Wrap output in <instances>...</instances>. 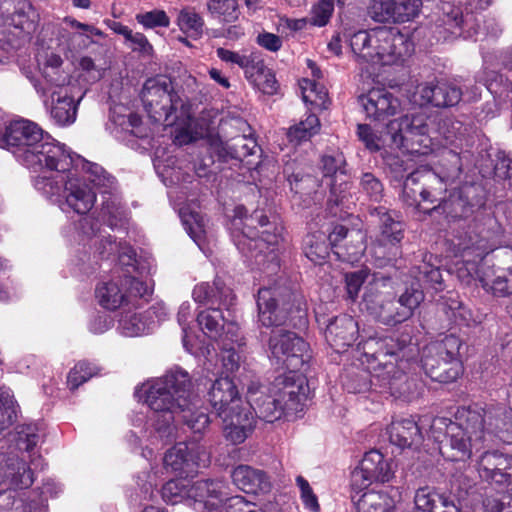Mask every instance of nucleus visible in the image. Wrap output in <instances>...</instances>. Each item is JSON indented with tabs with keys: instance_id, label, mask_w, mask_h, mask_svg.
<instances>
[{
	"instance_id": "nucleus-56",
	"label": "nucleus",
	"mask_w": 512,
	"mask_h": 512,
	"mask_svg": "<svg viewBox=\"0 0 512 512\" xmlns=\"http://www.w3.org/2000/svg\"><path fill=\"white\" fill-rule=\"evenodd\" d=\"M216 53L222 61L236 64L240 68L244 69L246 76L250 73L251 70H254L255 62L253 59H251L250 56L241 55L237 52H233L225 48H218Z\"/></svg>"
},
{
	"instance_id": "nucleus-35",
	"label": "nucleus",
	"mask_w": 512,
	"mask_h": 512,
	"mask_svg": "<svg viewBox=\"0 0 512 512\" xmlns=\"http://www.w3.org/2000/svg\"><path fill=\"white\" fill-rule=\"evenodd\" d=\"M375 36L376 29L371 31H358L350 38V46L359 60L375 62Z\"/></svg>"
},
{
	"instance_id": "nucleus-59",
	"label": "nucleus",
	"mask_w": 512,
	"mask_h": 512,
	"mask_svg": "<svg viewBox=\"0 0 512 512\" xmlns=\"http://www.w3.org/2000/svg\"><path fill=\"white\" fill-rule=\"evenodd\" d=\"M333 0H320L311 11L310 22L315 26H324L328 23L333 12Z\"/></svg>"
},
{
	"instance_id": "nucleus-49",
	"label": "nucleus",
	"mask_w": 512,
	"mask_h": 512,
	"mask_svg": "<svg viewBox=\"0 0 512 512\" xmlns=\"http://www.w3.org/2000/svg\"><path fill=\"white\" fill-rule=\"evenodd\" d=\"M39 15L34 7L30 3H23V6L19 8L12 17L14 25L26 33H32L35 31Z\"/></svg>"
},
{
	"instance_id": "nucleus-50",
	"label": "nucleus",
	"mask_w": 512,
	"mask_h": 512,
	"mask_svg": "<svg viewBox=\"0 0 512 512\" xmlns=\"http://www.w3.org/2000/svg\"><path fill=\"white\" fill-rule=\"evenodd\" d=\"M182 223L190 237L200 246V241L205 234V225L202 216L197 212H188L187 209L180 210Z\"/></svg>"
},
{
	"instance_id": "nucleus-39",
	"label": "nucleus",
	"mask_w": 512,
	"mask_h": 512,
	"mask_svg": "<svg viewBox=\"0 0 512 512\" xmlns=\"http://www.w3.org/2000/svg\"><path fill=\"white\" fill-rule=\"evenodd\" d=\"M176 24L183 33L193 38H199L203 34L204 20L193 7L179 10Z\"/></svg>"
},
{
	"instance_id": "nucleus-7",
	"label": "nucleus",
	"mask_w": 512,
	"mask_h": 512,
	"mask_svg": "<svg viewBox=\"0 0 512 512\" xmlns=\"http://www.w3.org/2000/svg\"><path fill=\"white\" fill-rule=\"evenodd\" d=\"M141 100L145 111L154 122L171 126L189 118V106L167 79L146 80L141 91Z\"/></svg>"
},
{
	"instance_id": "nucleus-28",
	"label": "nucleus",
	"mask_w": 512,
	"mask_h": 512,
	"mask_svg": "<svg viewBox=\"0 0 512 512\" xmlns=\"http://www.w3.org/2000/svg\"><path fill=\"white\" fill-rule=\"evenodd\" d=\"M390 442L401 449L417 448L422 442V433L413 418L393 421L388 427Z\"/></svg>"
},
{
	"instance_id": "nucleus-45",
	"label": "nucleus",
	"mask_w": 512,
	"mask_h": 512,
	"mask_svg": "<svg viewBox=\"0 0 512 512\" xmlns=\"http://www.w3.org/2000/svg\"><path fill=\"white\" fill-rule=\"evenodd\" d=\"M207 10L226 22L236 21L240 15L238 0H208Z\"/></svg>"
},
{
	"instance_id": "nucleus-34",
	"label": "nucleus",
	"mask_w": 512,
	"mask_h": 512,
	"mask_svg": "<svg viewBox=\"0 0 512 512\" xmlns=\"http://www.w3.org/2000/svg\"><path fill=\"white\" fill-rule=\"evenodd\" d=\"M225 153L232 159L246 162L251 165L253 162L249 160V157L255 156L260 148L257 145L255 139L244 135L234 137L229 142H226L223 146Z\"/></svg>"
},
{
	"instance_id": "nucleus-30",
	"label": "nucleus",
	"mask_w": 512,
	"mask_h": 512,
	"mask_svg": "<svg viewBox=\"0 0 512 512\" xmlns=\"http://www.w3.org/2000/svg\"><path fill=\"white\" fill-rule=\"evenodd\" d=\"M233 483L246 493H265L270 490V481L266 474L247 465L237 466L231 474Z\"/></svg>"
},
{
	"instance_id": "nucleus-22",
	"label": "nucleus",
	"mask_w": 512,
	"mask_h": 512,
	"mask_svg": "<svg viewBox=\"0 0 512 512\" xmlns=\"http://www.w3.org/2000/svg\"><path fill=\"white\" fill-rule=\"evenodd\" d=\"M221 417L224 422V437L232 444L244 442L255 427V418L249 407H242Z\"/></svg>"
},
{
	"instance_id": "nucleus-47",
	"label": "nucleus",
	"mask_w": 512,
	"mask_h": 512,
	"mask_svg": "<svg viewBox=\"0 0 512 512\" xmlns=\"http://www.w3.org/2000/svg\"><path fill=\"white\" fill-rule=\"evenodd\" d=\"M462 91L459 87L450 83H439L435 88L434 106L451 107L460 102Z\"/></svg>"
},
{
	"instance_id": "nucleus-24",
	"label": "nucleus",
	"mask_w": 512,
	"mask_h": 512,
	"mask_svg": "<svg viewBox=\"0 0 512 512\" xmlns=\"http://www.w3.org/2000/svg\"><path fill=\"white\" fill-rule=\"evenodd\" d=\"M197 321L202 331L214 340H221L225 337L234 341V338L237 337V323L233 320H225L219 309L200 312Z\"/></svg>"
},
{
	"instance_id": "nucleus-1",
	"label": "nucleus",
	"mask_w": 512,
	"mask_h": 512,
	"mask_svg": "<svg viewBox=\"0 0 512 512\" xmlns=\"http://www.w3.org/2000/svg\"><path fill=\"white\" fill-rule=\"evenodd\" d=\"M191 381L187 372L174 370L155 380L146 391V403L154 413V427L163 435L171 434L176 415L200 438L208 427L210 419L204 409L198 407L190 393Z\"/></svg>"
},
{
	"instance_id": "nucleus-42",
	"label": "nucleus",
	"mask_w": 512,
	"mask_h": 512,
	"mask_svg": "<svg viewBox=\"0 0 512 512\" xmlns=\"http://www.w3.org/2000/svg\"><path fill=\"white\" fill-rule=\"evenodd\" d=\"M71 154L75 159L73 172H75L77 167L81 164L82 169L87 174L88 180L95 186L107 187L113 183V178L103 169V167L96 163L84 161L80 156L72 152Z\"/></svg>"
},
{
	"instance_id": "nucleus-48",
	"label": "nucleus",
	"mask_w": 512,
	"mask_h": 512,
	"mask_svg": "<svg viewBox=\"0 0 512 512\" xmlns=\"http://www.w3.org/2000/svg\"><path fill=\"white\" fill-rule=\"evenodd\" d=\"M423 300L424 293L422 290L414 286L406 288V290L397 299V303L401 310L399 313L401 318L407 317V319H409L413 315L414 310L421 304Z\"/></svg>"
},
{
	"instance_id": "nucleus-46",
	"label": "nucleus",
	"mask_w": 512,
	"mask_h": 512,
	"mask_svg": "<svg viewBox=\"0 0 512 512\" xmlns=\"http://www.w3.org/2000/svg\"><path fill=\"white\" fill-rule=\"evenodd\" d=\"M227 493L223 488L222 502L218 508H214L213 512H266V510L258 508L255 503L247 501L242 496H233L226 498Z\"/></svg>"
},
{
	"instance_id": "nucleus-31",
	"label": "nucleus",
	"mask_w": 512,
	"mask_h": 512,
	"mask_svg": "<svg viewBox=\"0 0 512 512\" xmlns=\"http://www.w3.org/2000/svg\"><path fill=\"white\" fill-rule=\"evenodd\" d=\"M193 298L203 304H219L226 307L233 305L235 296L232 290L221 279H215L212 284L201 283L195 286Z\"/></svg>"
},
{
	"instance_id": "nucleus-13",
	"label": "nucleus",
	"mask_w": 512,
	"mask_h": 512,
	"mask_svg": "<svg viewBox=\"0 0 512 512\" xmlns=\"http://www.w3.org/2000/svg\"><path fill=\"white\" fill-rule=\"evenodd\" d=\"M296 370H290L288 374L279 376L273 383L276 395L281 398V403L287 415L297 414L303 410L307 399V382Z\"/></svg>"
},
{
	"instance_id": "nucleus-15",
	"label": "nucleus",
	"mask_w": 512,
	"mask_h": 512,
	"mask_svg": "<svg viewBox=\"0 0 512 512\" xmlns=\"http://www.w3.org/2000/svg\"><path fill=\"white\" fill-rule=\"evenodd\" d=\"M268 389L261 385L258 381L251 380L247 384V403L245 407H249L255 414L266 422L272 423L281 418L286 411L281 403V398L276 395V391L272 388V395L266 393Z\"/></svg>"
},
{
	"instance_id": "nucleus-51",
	"label": "nucleus",
	"mask_w": 512,
	"mask_h": 512,
	"mask_svg": "<svg viewBox=\"0 0 512 512\" xmlns=\"http://www.w3.org/2000/svg\"><path fill=\"white\" fill-rule=\"evenodd\" d=\"M444 497L429 487H421L415 493L414 502L417 510L435 512Z\"/></svg>"
},
{
	"instance_id": "nucleus-43",
	"label": "nucleus",
	"mask_w": 512,
	"mask_h": 512,
	"mask_svg": "<svg viewBox=\"0 0 512 512\" xmlns=\"http://www.w3.org/2000/svg\"><path fill=\"white\" fill-rule=\"evenodd\" d=\"M303 250L310 261L321 263L329 254L324 234H308L304 238Z\"/></svg>"
},
{
	"instance_id": "nucleus-40",
	"label": "nucleus",
	"mask_w": 512,
	"mask_h": 512,
	"mask_svg": "<svg viewBox=\"0 0 512 512\" xmlns=\"http://www.w3.org/2000/svg\"><path fill=\"white\" fill-rule=\"evenodd\" d=\"M320 122L316 115L310 114L305 120L291 126L287 131V138L290 143L299 145L303 141L309 140L318 133Z\"/></svg>"
},
{
	"instance_id": "nucleus-63",
	"label": "nucleus",
	"mask_w": 512,
	"mask_h": 512,
	"mask_svg": "<svg viewBox=\"0 0 512 512\" xmlns=\"http://www.w3.org/2000/svg\"><path fill=\"white\" fill-rule=\"evenodd\" d=\"M222 363L227 372H234L239 369L241 356L233 345L222 343Z\"/></svg>"
},
{
	"instance_id": "nucleus-12",
	"label": "nucleus",
	"mask_w": 512,
	"mask_h": 512,
	"mask_svg": "<svg viewBox=\"0 0 512 512\" xmlns=\"http://www.w3.org/2000/svg\"><path fill=\"white\" fill-rule=\"evenodd\" d=\"M248 220L250 225L257 223L261 229L258 239H251L254 248L258 250L254 255L256 263L271 273L276 272L279 269V261L275 247L282 240L283 228L270 222L269 218L259 211H255Z\"/></svg>"
},
{
	"instance_id": "nucleus-38",
	"label": "nucleus",
	"mask_w": 512,
	"mask_h": 512,
	"mask_svg": "<svg viewBox=\"0 0 512 512\" xmlns=\"http://www.w3.org/2000/svg\"><path fill=\"white\" fill-rule=\"evenodd\" d=\"M394 502L384 492L368 491L356 503L358 512H391Z\"/></svg>"
},
{
	"instance_id": "nucleus-5",
	"label": "nucleus",
	"mask_w": 512,
	"mask_h": 512,
	"mask_svg": "<svg viewBox=\"0 0 512 512\" xmlns=\"http://www.w3.org/2000/svg\"><path fill=\"white\" fill-rule=\"evenodd\" d=\"M375 344L377 349L370 354L373 362L374 373L369 377L368 373L357 374L358 383H351L348 389L354 393H362L374 387L388 388L392 394L399 392L397 382L405 379L402 369L403 340L387 338L368 343L369 349Z\"/></svg>"
},
{
	"instance_id": "nucleus-18",
	"label": "nucleus",
	"mask_w": 512,
	"mask_h": 512,
	"mask_svg": "<svg viewBox=\"0 0 512 512\" xmlns=\"http://www.w3.org/2000/svg\"><path fill=\"white\" fill-rule=\"evenodd\" d=\"M375 62L383 65L395 64L408 54L404 36L386 27L376 28Z\"/></svg>"
},
{
	"instance_id": "nucleus-29",
	"label": "nucleus",
	"mask_w": 512,
	"mask_h": 512,
	"mask_svg": "<svg viewBox=\"0 0 512 512\" xmlns=\"http://www.w3.org/2000/svg\"><path fill=\"white\" fill-rule=\"evenodd\" d=\"M6 481L16 487L28 488L34 482L33 472L18 457L0 455V484Z\"/></svg>"
},
{
	"instance_id": "nucleus-14",
	"label": "nucleus",
	"mask_w": 512,
	"mask_h": 512,
	"mask_svg": "<svg viewBox=\"0 0 512 512\" xmlns=\"http://www.w3.org/2000/svg\"><path fill=\"white\" fill-rule=\"evenodd\" d=\"M422 0H370L369 16L376 22H407L418 16Z\"/></svg>"
},
{
	"instance_id": "nucleus-21",
	"label": "nucleus",
	"mask_w": 512,
	"mask_h": 512,
	"mask_svg": "<svg viewBox=\"0 0 512 512\" xmlns=\"http://www.w3.org/2000/svg\"><path fill=\"white\" fill-rule=\"evenodd\" d=\"M208 395L209 401L218 416L245 407V403L239 397L236 385L229 377L216 379Z\"/></svg>"
},
{
	"instance_id": "nucleus-11",
	"label": "nucleus",
	"mask_w": 512,
	"mask_h": 512,
	"mask_svg": "<svg viewBox=\"0 0 512 512\" xmlns=\"http://www.w3.org/2000/svg\"><path fill=\"white\" fill-rule=\"evenodd\" d=\"M363 304L367 311L385 325H395L407 320L399 315L400 306L392 292L390 279L375 278L365 287Z\"/></svg>"
},
{
	"instance_id": "nucleus-20",
	"label": "nucleus",
	"mask_w": 512,
	"mask_h": 512,
	"mask_svg": "<svg viewBox=\"0 0 512 512\" xmlns=\"http://www.w3.org/2000/svg\"><path fill=\"white\" fill-rule=\"evenodd\" d=\"M328 240L333 248L334 253L344 260H355L363 252L364 234L360 230H348L343 225L334 226L329 233Z\"/></svg>"
},
{
	"instance_id": "nucleus-8",
	"label": "nucleus",
	"mask_w": 512,
	"mask_h": 512,
	"mask_svg": "<svg viewBox=\"0 0 512 512\" xmlns=\"http://www.w3.org/2000/svg\"><path fill=\"white\" fill-rule=\"evenodd\" d=\"M224 484L220 481L199 480L192 482L186 478L168 481L161 490L163 500L168 504L192 501L194 509L213 512L222 502Z\"/></svg>"
},
{
	"instance_id": "nucleus-16",
	"label": "nucleus",
	"mask_w": 512,
	"mask_h": 512,
	"mask_svg": "<svg viewBox=\"0 0 512 512\" xmlns=\"http://www.w3.org/2000/svg\"><path fill=\"white\" fill-rule=\"evenodd\" d=\"M359 101L367 118L377 122H384L401 110L400 100L385 88L371 89Z\"/></svg>"
},
{
	"instance_id": "nucleus-62",
	"label": "nucleus",
	"mask_w": 512,
	"mask_h": 512,
	"mask_svg": "<svg viewBox=\"0 0 512 512\" xmlns=\"http://www.w3.org/2000/svg\"><path fill=\"white\" fill-rule=\"evenodd\" d=\"M121 286L127 287L125 290L126 298H146L152 293L149 285L134 277H125L124 280H121Z\"/></svg>"
},
{
	"instance_id": "nucleus-41",
	"label": "nucleus",
	"mask_w": 512,
	"mask_h": 512,
	"mask_svg": "<svg viewBox=\"0 0 512 512\" xmlns=\"http://www.w3.org/2000/svg\"><path fill=\"white\" fill-rule=\"evenodd\" d=\"M246 77L265 94L273 95L277 92L278 84L275 75L262 62L255 63L254 70H251Z\"/></svg>"
},
{
	"instance_id": "nucleus-52",
	"label": "nucleus",
	"mask_w": 512,
	"mask_h": 512,
	"mask_svg": "<svg viewBox=\"0 0 512 512\" xmlns=\"http://www.w3.org/2000/svg\"><path fill=\"white\" fill-rule=\"evenodd\" d=\"M361 191L372 201L379 202L383 197L384 187L372 173H363L360 178Z\"/></svg>"
},
{
	"instance_id": "nucleus-60",
	"label": "nucleus",
	"mask_w": 512,
	"mask_h": 512,
	"mask_svg": "<svg viewBox=\"0 0 512 512\" xmlns=\"http://www.w3.org/2000/svg\"><path fill=\"white\" fill-rule=\"evenodd\" d=\"M435 88L436 85L431 83L418 84L409 96L410 101L418 106L434 105Z\"/></svg>"
},
{
	"instance_id": "nucleus-27",
	"label": "nucleus",
	"mask_w": 512,
	"mask_h": 512,
	"mask_svg": "<svg viewBox=\"0 0 512 512\" xmlns=\"http://www.w3.org/2000/svg\"><path fill=\"white\" fill-rule=\"evenodd\" d=\"M193 449L186 443H178L165 454L163 459L165 467L182 474L191 472L193 466H199L200 462L205 465L206 460L201 457L206 456L205 450L198 447L197 455H194Z\"/></svg>"
},
{
	"instance_id": "nucleus-64",
	"label": "nucleus",
	"mask_w": 512,
	"mask_h": 512,
	"mask_svg": "<svg viewBox=\"0 0 512 512\" xmlns=\"http://www.w3.org/2000/svg\"><path fill=\"white\" fill-rule=\"evenodd\" d=\"M357 135L370 151L376 152L380 150V137L373 132L368 124H358Z\"/></svg>"
},
{
	"instance_id": "nucleus-3",
	"label": "nucleus",
	"mask_w": 512,
	"mask_h": 512,
	"mask_svg": "<svg viewBox=\"0 0 512 512\" xmlns=\"http://www.w3.org/2000/svg\"><path fill=\"white\" fill-rule=\"evenodd\" d=\"M1 148L10 151L27 168L37 172L42 169H68L71 151L65 145L43 135L34 122L20 119L5 127Z\"/></svg>"
},
{
	"instance_id": "nucleus-19",
	"label": "nucleus",
	"mask_w": 512,
	"mask_h": 512,
	"mask_svg": "<svg viewBox=\"0 0 512 512\" xmlns=\"http://www.w3.org/2000/svg\"><path fill=\"white\" fill-rule=\"evenodd\" d=\"M321 163L323 176L329 178L328 185L330 186L331 194L329 203L334 202L335 205L343 204L349 189L348 176L343 168L345 164L343 156L325 155L322 157Z\"/></svg>"
},
{
	"instance_id": "nucleus-53",
	"label": "nucleus",
	"mask_w": 512,
	"mask_h": 512,
	"mask_svg": "<svg viewBox=\"0 0 512 512\" xmlns=\"http://www.w3.org/2000/svg\"><path fill=\"white\" fill-rule=\"evenodd\" d=\"M96 374L97 370L95 366H92L86 362H79L69 372L67 382L70 389L74 390Z\"/></svg>"
},
{
	"instance_id": "nucleus-58",
	"label": "nucleus",
	"mask_w": 512,
	"mask_h": 512,
	"mask_svg": "<svg viewBox=\"0 0 512 512\" xmlns=\"http://www.w3.org/2000/svg\"><path fill=\"white\" fill-rule=\"evenodd\" d=\"M15 418V401L8 393H0V432L10 426Z\"/></svg>"
},
{
	"instance_id": "nucleus-36",
	"label": "nucleus",
	"mask_w": 512,
	"mask_h": 512,
	"mask_svg": "<svg viewBox=\"0 0 512 512\" xmlns=\"http://www.w3.org/2000/svg\"><path fill=\"white\" fill-rule=\"evenodd\" d=\"M121 286V281H110L101 284L96 289V296L101 306L109 310L119 308L126 300V293Z\"/></svg>"
},
{
	"instance_id": "nucleus-32",
	"label": "nucleus",
	"mask_w": 512,
	"mask_h": 512,
	"mask_svg": "<svg viewBox=\"0 0 512 512\" xmlns=\"http://www.w3.org/2000/svg\"><path fill=\"white\" fill-rule=\"evenodd\" d=\"M360 465L368 477L376 482H389L394 476L392 462L386 460L378 450L365 453Z\"/></svg>"
},
{
	"instance_id": "nucleus-26",
	"label": "nucleus",
	"mask_w": 512,
	"mask_h": 512,
	"mask_svg": "<svg viewBox=\"0 0 512 512\" xmlns=\"http://www.w3.org/2000/svg\"><path fill=\"white\" fill-rule=\"evenodd\" d=\"M483 420L482 430L497 436L505 443H512V409L504 406L479 410Z\"/></svg>"
},
{
	"instance_id": "nucleus-25",
	"label": "nucleus",
	"mask_w": 512,
	"mask_h": 512,
	"mask_svg": "<svg viewBox=\"0 0 512 512\" xmlns=\"http://www.w3.org/2000/svg\"><path fill=\"white\" fill-rule=\"evenodd\" d=\"M422 367L427 376L441 383L455 381L462 371L460 360L441 358V356L425 350L422 357Z\"/></svg>"
},
{
	"instance_id": "nucleus-10",
	"label": "nucleus",
	"mask_w": 512,
	"mask_h": 512,
	"mask_svg": "<svg viewBox=\"0 0 512 512\" xmlns=\"http://www.w3.org/2000/svg\"><path fill=\"white\" fill-rule=\"evenodd\" d=\"M446 185L441 177L430 170H416L404 181L402 199L409 206L420 207L421 201L434 204L431 209H444Z\"/></svg>"
},
{
	"instance_id": "nucleus-17",
	"label": "nucleus",
	"mask_w": 512,
	"mask_h": 512,
	"mask_svg": "<svg viewBox=\"0 0 512 512\" xmlns=\"http://www.w3.org/2000/svg\"><path fill=\"white\" fill-rule=\"evenodd\" d=\"M479 477L498 486H507L512 480V457L502 453L485 452L477 461Z\"/></svg>"
},
{
	"instance_id": "nucleus-2",
	"label": "nucleus",
	"mask_w": 512,
	"mask_h": 512,
	"mask_svg": "<svg viewBox=\"0 0 512 512\" xmlns=\"http://www.w3.org/2000/svg\"><path fill=\"white\" fill-rule=\"evenodd\" d=\"M259 321L263 326H275L269 339L272 357L281 361L289 370H301L308 359V344L296 333L278 328L296 312L304 315L300 299L288 289L262 288L258 291Z\"/></svg>"
},
{
	"instance_id": "nucleus-6",
	"label": "nucleus",
	"mask_w": 512,
	"mask_h": 512,
	"mask_svg": "<svg viewBox=\"0 0 512 512\" xmlns=\"http://www.w3.org/2000/svg\"><path fill=\"white\" fill-rule=\"evenodd\" d=\"M75 163L71 155V163L68 169H50L53 174L50 177L38 176L34 181L37 190L47 197H57L63 200L69 209L77 214H87L94 206L96 194L82 182L73 172Z\"/></svg>"
},
{
	"instance_id": "nucleus-4",
	"label": "nucleus",
	"mask_w": 512,
	"mask_h": 512,
	"mask_svg": "<svg viewBox=\"0 0 512 512\" xmlns=\"http://www.w3.org/2000/svg\"><path fill=\"white\" fill-rule=\"evenodd\" d=\"M456 422L447 418L433 419L431 437L439 443V452L450 461H466L484 447L483 420L478 409L462 407Z\"/></svg>"
},
{
	"instance_id": "nucleus-9",
	"label": "nucleus",
	"mask_w": 512,
	"mask_h": 512,
	"mask_svg": "<svg viewBox=\"0 0 512 512\" xmlns=\"http://www.w3.org/2000/svg\"><path fill=\"white\" fill-rule=\"evenodd\" d=\"M428 120L425 113L417 112L389 121L386 130L392 144L411 154H426L431 145Z\"/></svg>"
},
{
	"instance_id": "nucleus-61",
	"label": "nucleus",
	"mask_w": 512,
	"mask_h": 512,
	"mask_svg": "<svg viewBox=\"0 0 512 512\" xmlns=\"http://www.w3.org/2000/svg\"><path fill=\"white\" fill-rule=\"evenodd\" d=\"M136 19L146 28L168 27L170 25V19L163 10H153L138 14Z\"/></svg>"
},
{
	"instance_id": "nucleus-44",
	"label": "nucleus",
	"mask_w": 512,
	"mask_h": 512,
	"mask_svg": "<svg viewBox=\"0 0 512 512\" xmlns=\"http://www.w3.org/2000/svg\"><path fill=\"white\" fill-rule=\"evenodd\" d=\"M461 346V340L456 335H446L439 341L431 343L425 348V351L434 353L441 358H449V360H459L458 354Z\"/></svg>"
},
{
	"instance_id": "nucleus-23",
	"label": "nucleus",
	"mask_w": 512,
	"mask_h": 512,
	"mask_svg": "<svg viewBox=\"0 0 512 512\" xmlns=\"http://www.w3.org/2000/svg\"><path fill=\"white\" fill-rule=\"evenodd\" d=\"M358 324L349 315L335 317L326 327L325 338L337 352L344 351L357 339Z\"/></svg>"
},
{
	"instance_id": "nucleus-57",
	"label": "nucleus",
	"mask_w": 512,
	"mask_h": 512,
	"mask_svg": "<svg viewBox=\"0 0 512 512\" xmlns=\"http://www.w3.org/2000/svg\"><path fill=\"white\" fill-rule=\"evenodd\" d=\"M302 90V99L305 103L319 104L323 103L326 98L324 88L315 81L303 79L300 83Z\"/></svg>"
},
{
	"instance_id": "nucleus-54",
	"label": "nucleus",
	"mask_w": 512,
	"mask_h": 512,
	"mask_svg": "<svg viewBox=\"0 0 512 512\" xmlns=\"http://www.w3.org/2000/svg\"><path fill=\"white\" fill-rule=\"evenodd\" d=\"M121 327L123 333L128 337L139 336L150 330V324L144 320L142 314L126 316L121 320Z\"/></svg>"
},
{
	"instance_id": "nucleus-33",
	"label": "nucleus",
	"mask_w": 512,
	"mask_h": 512,
	"mask_svg": "<svg viewBox=\"0 0 512 512\" xmlns=\"http://www.w3.org/2000/svg\"><path fill=\"white\" fill-rule=\"evenodd\" d=\"M372 215L379 217L380 237L378 239L381 245H395L403 238V224L384 207L375 208Z\"/></svg>"
},
{
	"instance_id": "nucleus-37",
	"label": "nucleus",
	"mask_w": 512,
	"mask_h": 512,
	"mask_svg": "<svg viewBox=\"0 0 512 512\" xmlns=\"http://www.w3.org/2000/svg\"><path fill=\"white\" fill-rule=\"evenodd\" d=\"M56 94V92L52 93L53 105L51 108V117L59 125L73 123L76 118L77 103H75V100L68 96L67 93L64 95H60L59 93L57 99L54 100Z\"/></svg>"
},
{
	"instance_id": "nucleus-55",
	"label": "nucleus",
	"mask_w": 512,
	"mask_h": 512,
	"mask_svg": "<svg viewBox=\"0 0 512 512\" xmlns=\"http://www.w3.org/2000/svg\"><path fill=\"white\" fill-rule=\"evenodd\" d=\"M62 63V58L59 55L51 54L47 57L44 77L52 85L61 86L64 85L66 81V76L58 71Z\"/></svg>"
}]
</instances>
